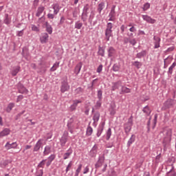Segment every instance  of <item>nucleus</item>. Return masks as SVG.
Segmentation results:
<instances>
[{"label":"nucleus","instance_id":"obj_1","mask_svg":"<svg viewBox=\"0 0 176 176\" xmlns=\"http://www.w3.org/2000/svg\"><path fill=\"white\" fill-rule=\"evenodd\" d=\"M164 134L166 136L164 138L162 145L164 146V151H166L167 149V147L168 146L170 142H171V137L173 135V131L171 129H165L164 131Z\"/></svg>","mask_w":176,"mask_h":176},{"label":"nucleus","instance_id":"obj_2","mask_svg":"<svg viewBox=\"0 0 176 176\" xmlns=\"http://www.w3.org/2000/svg\"><path fill=\"white\" fill-rule=\"evenodd\" d=\"M90 9V5L89 4H85L83 10H82V13L81 15V20L83 21L85 25H87V15L89 14V10Z\"/></svg>","mask_w":176,"mask_h":176},{"label":"nucleus","instance_id":"obj_3","mask_svg":"<svg viewBox=\"0 0 176 176\" xmlns=\"http://www.w3.org/2000/svg\"><path fill=\"white\" fill-rule=\"evenodd\" d=\"M133 116H131L129 119L128 122L124 124V130L125 131V134L129 135L130 131H131V129L133 127Z\"/></svg>","mask_w":176,"mask_h":176},{"label":"nucleus","instance_id":"obj_4","mask_svg":"<svg viewBox=\"0 0 176 176\" xmlns=\"http://www.w3.org/2000/svg\"><path fill=\"white\" fill-rule=\"evenodd\" d=\"M69 90V85L68 84V78L65 77L62 79L61 86H60V92L65 93Z\"/></svg>","mask_w":176,"mask_h":176},{"label":"nucleus","instance_id":"obj_5","mask_svg":"<svg viewBox=\"0 0 176 176\" xmlns=\"http://www.w3.org/2000/svg\"><path fill=\"white\" fill-rule=\"evenodd\" d=\"M104 162H105V154H102V155L99 156L98 160L95 164L96 168H100V167H102Z\"/></svg>","mask_w":176,"mask_h":176},{"label":"nucleus","instance_id":"obj_6","mask_svg":"<svg viewBox=\"0 0 176 176\" xmlns=\"http://www.w3.org/2000/svg\"><path fill=\"white\" fill-rule=\"evenodd\" d=\"M68 141V132L65 131L63 136L60 139V143L62 148L65 146L67 142Z\"/></svg>","mask_w":176,"mask_h":176},{"label":"nucleus","instance_id":"obj_7","mask_svg":"<svg viewBox=\"0 0 176 176\" xmlns=\"http://www.w3.org/2000/svg\"><path fill=\"white\" fill-rule=\"evenodd\" d=\"M115 9H116V6H113L109 14V21H115V17H116V11H115Z\"/></svg>","mask_w":176,"mask_h":176},{"label":"nucleus","instance_id":"obj_8","mask_svg":"<svg viewBox=\"0 0 176 176\" xmlns=\"http://www.w3.org/2000/svg\"><path fill=\"white\" fill-rule=\"evenodd\" d=\"M17 89H18L19 93H20L21 94H28V89H27V88H25V87H24V85L21 84V82L18 83Z\"/></svg>","mask_w":176,"mask_h":176},{"label":"nucleus","instance_id":"obj_9","mask_svg":"<svg viewBox=\"0 0 176 176\" xmlns=\"http://www.w3.org/2000/svg\"><path fill=\"white\" fill-rule=\"evenodd\" d=\"M5 148L8 151H9V149H16V148H17V142L10 143V142H8L5 145Z\"/></svg>","mask_w":176,"mask_h":176},{"label":"nucleus","instance_id":"obj_10","mask_svg":"<svg viewBox=\"0 0 176 176\" xmlns=\"http://www.w3.org/2000/svg\"><path fill=\"white\" fill-rule=\"evenodd\" d=\"M142 17L144 21H146V23H148L149 24H155V23H156L155 19H152V17L148 15H142Z\"/></svg>","mask_w":176,"mask_h":176},{"label":"nucleus","instance_id":"obj_11","mask_svg":"<svg viewBox=\"0 0 176 176\" xmlns=\"http://www.w3.org/2000/svg\"><path fill=\"white\" fill-rule=\"evenodd\" d=\"M105 126V122H101L98 128L96 135L97 137H100L101 134L104 131V127Z\"/></svg>","mask_w":176,"mask_h":176},{"label":"nucleus","instance_id":"obj_12","mask_svg":"<svg viewBox=\"0 0 176 176\" xmlns=\"http://www.w3.org/2000/svg\"><path fill=\"white\" fill-rule=\"evenodd\" d=\"M100 112L99 111H96L94 113V116H93V120H94V122H93V126H97V124L96 123H98V121L100 120Z\"/></svg>","mask_w":176,"mask_h":176},{"label":"nucleus","instance_id":"obj_13","mask_svg":"<svg viewBox=\"0 0 176 176\" xmlns=\"http://www.w3.org/2000/svg\"><path fill=\"white\" fill-rule=\"evenodd\" d=\"M41 148H42V139L38 140L36 143L33 148V152H38Z\"/></svg>","mask_w":176,"mask_h":176},{"label":"nucleus","instance_id":"obj_14","mask_svg":"<svg viewBox=\"0 0 176 176\" xmlns=\"http://www.w3.org/2000/svg\"><path fill=\"white\" fill-rule=\"evenodd\" d=\"M98 149V145L95 144L91 150L89 151V156H91V157H94V156H96L97 155V150Z\"/></svg>","mask_w":176,"mask_h":176},{"label":"nucleus","instance_id":"obj_15","mask_svg":"<svg viewBox=\"0 0 176 176\" xmlns=\"http://www.w3.org/2000/svg\"><path fill=\"white\" fill-rule=\"evenodd\" d=\"M154 49H159L160 47V37L154 36Z\"/></svg>","mask_w":176,"mask_h":176},{"label":"nucleus","instance_id":"obj_16","mask_svg":"<svg viewBox=\"0 0 176 176\" xmlns=\"http://www.w3.org/2000/svg\"><path fill=\"white\" fill-rule=\"evenodd\" d=\"M174 100L173 99H168L164 103V109H168V108H171L173 107V104Z\"/></svg>","mask_w":176,"mask_h":176},{"label":"nucleus","instance_id":"obj_17","mask_svg":"<svg viewBox=\"0 0 176 176\" xmlns=\"http://www.w3.org/2000/svg\"><path fill=\"white\" fill-rule=\"evenodd\" d=\"M107 52L109 58L113 57V56L116 54V50L113 47H109L107 50Z\"/></svg>","mask_w":176,"mask_h":176},{"label":"nucleus","instance_id":"obj_18","mask_svg":"<svg viewBox=\"0 0 176 176\" xmlns=\"http://www.w3.org/2000/svg\"><path fill=\"white\" fill-rule=\"evenodd\" d=\"M40 41L41 43H46L49 41V34L47 33L42 34Z\"/></svg>","mask_w":176,"mask_h":176},{"label":"nucleus","instance_id":"obj_19","mask_svg":"<svg viewBox=\"0 0 176 176\" xmlns=\"http://www.w3.org/2000/svg\"><path fill=\"white\" fill-rule=\"evenodd\" d=\"M105 8V2L101 1L97 7V12L99 13V14H101V12Z\"/></svg>","mask_w":176,"mask_h":176},{"label":"nucleus","instance_id":"obj_20","mask_svg":"<svg viewBox=\"0 0 176 176\" xmlns=\"http://www.w3.org/2000/svg\"><path fill=\"white\" fill-rule=\"evenodd\" d=\"M111 90L113 91H115V90L119 89L120 86H122V81L119 80L116 82L112 83Z\"/></svg>","mask_w":176,"mask_h":176},{"label":"nucleus","instance_id":"obj_21","mask_svg":"<svg viewBox=\"0 0 176 176\" xmlns=\"http://www.w3.org/2000/svg\"><path fill=\"white\" fill-rule=\"evenodd\" d=\"M50 153H52V145L50 144L45 146L43 151V156H47Z\"/></svg>","mask_w":176,"mask_h":176},{"label":"nucleus","instance_id":"obj_22","mask_svg":"<svg viewBox=\"0 0 176 176\" xmlns=\"http://www.w3.org/2000/svg\"><path fill=\"white\" fill-rule=\"evenodd\" d=\"M43 12H45V7L43 6H41L38 7L36 13V16L41 17V14H42Z\"/></svg>","mask_w":176,"mask_h":176},{"label":"nucleus","instance_id":"obj_23","mask_svg":"<svg viewBox=\"0 0 176 176\" xmlns=\"http://www.w3.org/2000/svg\"><path fill=\"white\" fill-rule=\"evenodd\" d=\"M52 9L54 10V14H58V12H60V4L58 3H54L52 5Z\"/></svg>","mask_w":176,"mask_h":176},{"label":"nucleus","instance_id":"obj_24","mask_svg":"<svg viewBox=\"0 0 176 176\" xmlns=\"http://www.w3.org/2000/svg\"><path fill=\"white\" fill-rule=\"evenodd\" d=\"M21 69L20 66H15L12 68V70L11 71V74L12 76H16L17 75V73Z\"/></svg>","mask_w":176,"mask_h":176},{"label":"nucleus","instance_id":"obj_25","mask_svg":"<svg viewBox=\"0 0 176 176\" xmlns=\"http://www.w3.org/2000/svg\"><path fill=\"white\" fill-rule=\"evenodd\" d=\"M72 148H69L63 155L64 160H67V159H68L72 155Z\"/></svg>","mask_w":176,"mask_h":176},{"label":"nucleus","instance_id":"obj_26","mask_svg":"<svg viewBox=\"0 0 176 176\" xmlns=\"http://www.w3.org/2000/svg\"><path fill=\"white\" fill-rule=\"evenodd\" d=\"M10 134V130L8 128H6L1 132H0V138L2 137H5L6 135H9Z\"/></svg>","mask_w":176,"mask_h":176},{"label":"nucleus","instance_id":"obj_27","mask_svg":"<svg viewBox=\"0 0 176 176\" xmlns=\"http://www.w3.org/2000/svg\"><path fill=\"white\" fill-rule=\"evenodd\" d=\"M98 56H101V57H104L105 56V48L101 46L98 47Z\"/></svg>","mask_w":176,"mask_h":176},{"label":"nucleus","instance_id":"obj_28","mask_svg":"<svg viewBox=\"0 0 176 176\" xmlns=\"http://www.w3.org/2000/svg\"><path fill=\"white\" fill-rule=\"evenodd\" d=\"M80 69H82V63H79L76 65L74 69V74H76V75H78L79 72H80Z\"/></svg>","mask_w":176,"mask_h":176},{"label":"nucleus","instance_id":"obj_29","mask_svg":"<svg viewBox=\"0 0 176 176\" xmlns=\"http://www.w3.org/2000/svg\"><path fill=\"white\" fill-rule=\"evenodd\" d=\"M135 141V135H132L127 142L126 146L128 148H130V146H131V144H133V142H134Z\"/></svg>","mask_w":176,"mask_h":176},{"label":"nucleus","instance_id":"obj_30","mask_svg":"<svg viewBox=\"0 0 176 176\" xmlns=\"http://www.w3.org/2000/svg\"><path fill=\"white\" fill-rule=\"evenodd\" d=\"M111 36H112V30H105V39L107 42L109 41Z\"/></svg>","mask_w":176,"mask_h":176},{"label":"nucleus","instance_id":"obj_31","mask_svg":"<svg viewBox=\"0 0 176 176\" xmlns=\"http://www.w3.org/2000/svg\"><path fill=\"white\" fill-rule=\"evenodd\" d=\"M142 112H144V113H146V116H149L152 111L151 110L148 106H146L143 108Z\"/></svg>","mask_w":176,"mask_h":176},{"label":"nucleus","instance_id":"obj_32","mask_svg":"<svg viewBox=\"0 0 176 176\" xmlns=\"http://www.w3.org/2000/svg\"><path fill=\"white\" fill-rule=\"evenodd\" d=\"M145 56H146V50H143L136 54V58H142V57H145Z\"/></svg>","mask_w":176,"mask_h":176},{"label":"nucleus","instance_id":"obj_33","mask_svg":"<svg viewBox=\"0 0 176 176\" xmlns=\"http://www.w3.org/2000/svg\"><path fill=\"white\" fill-rule=\"evenodd\" d=\"M3 22H4V24H7V25H9L10 24V23H12V19L9 17L8 14H5V19Z\"/></svg>","mask_w":176,"mask_h":176},{"label":"nucleus","instance_id":"obj_34","mask_svg":"<svg viewBox=\"0 0 176 176\" xmlns=\"http://www.w3.org/2000/svg\"><path fill=\"white\" fill-rule=\"evenodd\" d=\"M111 135H112V129L111 128H109L108 130L106 132V140L107 141H109L111 138Z\"/></svg>","mask_w":176,"mask_h":176},{"label":"nucleus","instance_id":"obj_35","mask_svg":"<svg viewBox=\"0 0 176 176\" xmlns=\"http://www.w3.org/2000/svg\"><path fill=\"white\" fill-rule=\"evenodd\" d=\"M58 67H60V62H56L54 64L53 67H52L50 69L51 72H54V71H56V69H57Z\"/></svg>","mask_w":176,"mask_h":176},{"label":"nucleus","instance_id":"obj_36","mask_svg":"<svg viewBox=\"0 0 176 176\" xmlns=\"http://www.w3.org/2000/svg\"><path fill=\"white\" fill-rule=\"evenodd\" d=\"M132 65H133L134 67H136L138 69H140V68L142 67V63L135 61L132 63Z\"/></svg>","mask_w":176,"mask_h":176},{"label":"nucleus","instance_id":"obj_37","mask_svg":"<svg viewBox=\"0 0 176 176\" xmlns=\"http://www.w3.org/2000/svg\"><path fill=\"white\" fill-rule=\"evenodd\" d=\"M175 67H176V62H174L171 65V66L169 67L168 74H169L170 75L173 74V70L174 69V68H175Z\"/></svg>","mask_w":176,"mask_h":176},{"label":"nucleus","instance_id":"obj_38","mask_svg":"<svg viewBox=\"0 0 176 176\" xmlns=\"http://www.w3.org/2000/svg\"><path fill=\"white\" fill-rule=\"evenodd\" d=\"M121 91L122 93L129 94V93H131V89H130L129 88H127V87L123 86L121 88Z\"/></svg>","mask_w":176,"mask_h":176},{"label":"nucleus","instance_id":"obj_39","mask_svg":"<svg viewBox=\"0 0 176 176\" xmlns=\"http://www.w3.org/2000/svg\"><path fill=\"white\" fill-rule=\"evenodd\" d=\"M74 27L76 30H80V28L83 27V23H81L80 21H76Z\"/></svg>","mask_w":176,"mask_h":176},{"label":"nucleus","instance_id":"obj_40","mask_svg":"<svg viewBox=\"0 0 176 176\" xmlns=\"http://www.w3.org/2000/svg\"><path fill=\"white\" fill-rule=\"evenodd\" d=\"M112 69L114 72H119V69H120V65H119L118 63H116L113 65Z\"/></svg>","mask_w":176,"mask_h":176},{"label":"nucleus","instance_id":"obj_41","mask_svg":"<svg viewBox=\"0 0 176 176\" xmlns=\"http://www.w3.org/2000/svg\"><path fill=\"white\" fill-rule=\"evenodd\" d=\"M86 133H87V135L88 137H90V135H91V134H93V128H91V126H88Z\"/></svg>","mask_w":176,"mask_h":176},{"label":"nucleus","instance_id":"obj_42","mask_svg":"<svg viewBox=\"0 0 176 176\" xmlns=\"http://www.w3.org/2000/svg\"><path fill=\"white\" fill-rule=\"evenodd\" d=\"M127 40L132 46H135V45H137V40H135V38H127Z\"/></svg>","mask_w":176,"mask_h":176},{"label":"nucleus","instance_id":"obj_43","mask_svg":"<svg viewBox=\"0 0 176 176\" xmlns=\"http://www.w3.org/2000/svg\"><path fill=\"white\" fill-rule=\"evenodd\" d=\"M84 89L82 87H78L77 89H76L74 90V93L75 94L78 95V94H82V93H83Z\"/></svg>","mask_w":176,"mask_h":176},{"label":"nucleus","instance_id":"obj_44","mask_svg":"<svg viewBox=\"0 0 176 176\" xmlns=\"http://www.w3.org/2000/svg\"><path fill=\"white\" fill-rule=\"evenodd\" d=\"M94 12L91 11V14L89 15V19H88V21L89 23H90V24H91V23H93V19H94Z\"/></svg>","mask_w":176,"mask_h":176},{"label":"nucleus","instance_id":"obj_45","mask_svg":"<svg viewBox=\"0 0 176 176\" xmlns=\"http://www.w3.org/2000/svg\"><path fill=\"white\" fill-rule=\"evenodd\" d=\"M149 8H151V4L149 3H146L144 4L142 9H143L144 12H145V11L148 10V9H149Z\"/></svg>","mask_w":176,"mask_h":176},{"label":"nucleus","instance_id":"obj_46","mask_svg":"<svg viewBox=\"0 0 176 176\" xmlns=\"http://www.w3.org/2000/svg\"><path fill=\"white\" fill-rule=\"evenodd\" d=\"M112 28H113V24L112 23H107L106 30L109 31H112Z\"/></svg>","mask_w":176,"mask_h":176},{"label":"nucleus","instance_id":"obj_47","mask_svg":"<svg viewBox=\"0 0 176 176\" xmlns=\"http://www.w3.org/2000/svg\"><path fill=\"white\" fill-rule=\"evenodd\" d=\"M45 28H46L47 32H48L50 35H52V34L53 33V28H52V25L47 26Z\"/></svg>","mask_w":176,"mask_h":176},{"label":"nucleus","instance_id":"obj_48","mask_svg":"<svg viewBox=\"0 0 176 176\" xmlns=\"http://www.w3.org/2000/svg\"><path fill=\"white\" fill-rule=\"evenodd\" d=\"M25 113V110H23V111H21V113H18L16 117H15V120H19V119H20V118L21 117L22 115H24V113Z\"/></svg>","mask_w":176,"mask_h":176},{"label":"nucleus","instance_id":"obj_49","mask_svg":"<svg viewBox=\"0 0 176 176\" xmlns=\"http://www.w3.org/2000/svg\"><path fill=\"white\" fill-rule=\"evenodd\" d=\"M14 107V104L10 103L7 108V112H10V111H12V109H13Z\"/></svg>","mask_w":176,"mask_h":176},{"label":"nucleus","instance_id":"obj_50","mask_svg":"<svg viewBox=\"0 0 176 176\" xmlns=\"http://www.w3.org/2000/svg\"><path fill=\"white\" fill-rule=\"evenodd\" d=\"M98 98L100 101H101V100H102V90H98Z\"/></svg>","mask_w":176,"mask_h":176},{"label":"nucleus","instance_id":"obj_51","mask_svg":"<svg viewBox=\"0 0 176 176\" xmlns=\"http://www.w3.org/2000/svg\"><path fill=\"white\" fill-rule=\"evenodd\" d=\"M22 56L23 57H27L28 56V50L23 48L22 50Z\"/></svg>","mask_w":176,"mask_h":176},{"label":"nucleus","instance_id":"obj_52","mask_svg":"<svg viewBox=\"0 0 176 176\" xmlns=\"http://www.w3.org/2000/svg\"><path fill=\"white\" fill-rule=\"evenodd\" d=\"M162 159V154L160 153L159 155H157L155 157V162L156 163H160V160Z\"/></svg>","mask_w":176,"mask_h":176},{"label":"nucleus","instance_id":"obj_53","mask_svg":"<svg viewBox=\"0 0 176 176\" xmlns=\"http://www.w3.org/2000/svg\"><path fill=\"white\" fill-rule=\"evenodd\" d=\"M78 104H82V100H73V104L76 107H78Z\"/></svg>","mask_w":176,"mask_h":176},{"label":"nucleus","instance_id":"obj_54","mask_svg":"<svg viewBox=\"0 0 176 176\" xmlns=\"http://www.w3.org/2000/svg\"><path fill=\"white\" fill-rule=\"evenodd\" d=\"M96 109H100L101 108V100H98L96 105H95Z\"/></svg>","mask_w":176,"mask_h":176},{"label":"nucleus","instance_id":"obj_55","mask_svg":"<svg viewBox=\"0 0 176 176\" xmlns=\"http://www.w3.org/2000/svg\"><path fill=\"white\" fill-rule=\"evenodd\" d=\"M46 162V160H43L38 165V167H40L41 168H43L44 166H45V163Z\"/></svg>","mask_w":176,"mask_h":176},{"label":"nucleus","instance_id":"obj_56","mask_svg":"<svg viewBox=\"0 0 176 176\" xmlns=\"http://www.w3.org/2000/svg\"><path fill=\"white\" fill-rule=\"evenodd\" d=\"M56 14H52V13H48L47 15V19H49L50 20H53V19H54V16H56Z\"/></svg>","mask_w":176,"mask_h":176},{"label":"nucleus","instance_id":"obj_57","mask_svg":"<svg viewBox=\"0 0 176 176\" xmlns=\"http://www.w3.org/2000/svg\"><path fill=\"white\" fill-rule=\"evenodd\" d=\"M71 167H72V161H71V162L68 164V165H67V168H66V173H68V172L71 170Z\"/></svg>","mask_w":176,"mask_h":176},{"label":"nucleus","instance_id":"obj_58","mask_svg":"<svg viewBox=\"0 0 176 176\" xmlns=\"http://www.w3.org/2000/svg\"><path fill=\"white\" fill-rule=\"evenodd\" d=\"M32 31H35L36 32H38V31H39V28L37 27V26L35 25H32Z\"/></svg>","mask_w":176,"mask_h":176},{"label":"nucleus","instance_id":"obj_59","mask_svg":"<svg viewBox=\"0 0 176 176\" xmlns=\"http://www.w3.org/2000/svg\"><path fill=\"white\" fill-rule=\"evenodd\" d=\"M54 159H56V155H54V154L51 155L48 157V160H49L50 162H52L53 160H54Z\"/></svg>","mask_w":176,"mask_h":176},{"label":"nucleus","instance_id":"obj_60","mask_svg":"<svg viewBox=\"0 0 176 176\" xmlns=\"http://www.w3.org/2000/svg\"><path fill=\"white\" fill-rule=\"evenodd\" d=\"M151 132V121L148 120L147 122V133H150Z\"/></svg>","mask_w":176,"mask_h":176},{"label":"nucleus","instance_id":"obj_61","mask_svg":"<svg viewBox=\"0 0 176 176\" xmlns=\"http://www.w3.org/2000/svg\"><path fill=\"white\" fill-rule=\"evenodd\" d=\"M102 71V65H100L98 68H97V70L96 72L98 73V74H100V72Z\"/></svg>","mask_w":176,"mask_h":176},{"label":"nucleus","instance_id":"obj_62","mask_svg":"<svg viewBox=\"0 0 176 176\" xmlns=\"http://www.w3.org/2000/svg\"><path fill=\"white\" fill-rule=\"evenodd\" d=\"M23 35H24V30L19 31L16 34L17 36H23Z\"/></svg>","mask_w":176,"mask_h":176},{"label":"nucleus","instance_id":"obj_63","mask_svg":"<svg viewBox=\"0 0 176 176\" xmlns=\"http://www.w3.org/2000/svg\"><path fill=\"white\" fill-rule=\"evenodd\" d=\"M45 15H43V16L38 19V23H45Z\"/></svg>","mask_w":176,"mask_h":176},{"label":"nucleus","instance_id":"obj_64","mask_svg":"<svg viewBox=\"0 0 176 176\" xmlns=\"http://www.w3.org/2000/svg\"><path fill=\"white\" fill-rule=\"evenodd\" d=\"M168 176H176L175 173L173 170H170L167 173Z\"/></svg>","mask_w":176,"mask_h":176}]
</instances>
